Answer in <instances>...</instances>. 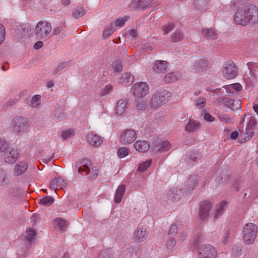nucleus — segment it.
<instances>
[{
	"instance_id": "obj_36",
	"label": "nucleus",
	"mask_w": 258,
	"mask_h": 258,
	"mask_svg": "<svg viewBox=\"0 0 258 258\" xmlns=\"http://www.w3.org/2000/svg\"><path fill=\"white\" fill-rule=\"evenodd\" d=\"M54 199L53 198L47 196L44 197L39 201V203L42 205L49 206L53 204Z\"/></svg>"
},
{
	"instance_id": "obj_26",
	"label": "nucleus",
	"mask_w": 258,
	"mask_h": 258,
	"mask_svg": "<svg viewBox=\"0 0 258 258\" xmlns=\"http://www.w3.org/2000/svg\"><path fill=\"white\" fill-rule=\"evenodd\" d=\"M134 77L130 73H125L122 75L121 77L119 79V83L123 85L131 84L133 83Z\"/></svg>"
},
{
	"instance_id": "obj_60",
	"label": "nucleus",
	"mask_w": 258,
	"mask_h": 258,
	"mask_svg": "<svg viewBox=\"0 0 258 258\" xmlns=\"http://www.w3.org/2000/svg\"><path fill=\"white\" fill-rule=\"evenodd\" d=\"M78 171L79 172H85L86 174H88L90 172V169L88 166L85 165L83 166L80 167Z\"/></svg>"
},
{
	"instance_id": "obj_63",
	"label": "nucleus",
	"mask_w": 258,
	"mask_h": 258,
	"mask_svg": "<svg viewBox=\"0 0 258 258\" xmlns=\"http://www.w3.org/2000/svg\"><path fill=\"white\" fill-rule=\"evenodd\" d=\"M233 87L234 88H233L234 92L235 91H238L242 89V87H241V85L239 83L233 84Z\"/></svg>"
},
{
	"instance_id": "obj_8",
	"label": "nucleus",
	"mask_w": 258,
	"mask_h": 258,
	"mask_svg": "<svg viewBox=\"0 0 258 258\" xmlns=\"http://www.w3.org/2000/svg\"><path fill=\"white\" fill-rule=\"evenodd\" d=\"M11 125L15 131L20 133L27 132L29 128L27 120L23 117H17L14 118Z\"/></svg>"
},
{
	"instance_id": "obj_11",
	"label": "nucleus",
	"mask_w": 258,
	"mask_h": 258,
	"mask_svg": "<svg viewBox=\"0 0 258 258\" xmlns=\"http://www.w3.org/2000/svg\"><path fill=\"white\" fill-rule=\"evenodd\" d=\"M211 208L212 204L210 201H205L201 203L199 215L201 220H205L208 217Z\"/></svg>"
},
{
	"instance_id": "obj_2",
	"label": "nucleus",
	"mask_w": 258,
	"mask_h": 258,
	"mask_svg": "<svg viewBox=\"0 0 258 258\" xmlns=\"http://www.w3.org/2000/svg\"><path fill=\"white\" fill-rule=\"evenodd\" d=\"M171 94L166 90L156 91L152 96L150 101L151 108L157 109L166 103L170 99Z\"/></svg>"
},
{
	"instance_id": "obj_62",
	"label": "nucleus",
	"mask_w": 258,
	"mask_h": 258,
	"mask_svg": "<svg viewBox=\"0 0 258 258\" xmlns=\"http://www.w3.org/2000/svg\"><path fill=\"white\" fill-rule=\"evenodd\" d=\"M224 88H225L227 92H228L229 93H234V90H233L234 88L233 87V84L225 86L224 87Z\"/></svg>"
},
{
	"instance_id": "obj_53",
	"label": "nucleus",
	"mask_w": 258,
	"mask_h": 258,
	"mask_svg": "<svg viewBox=\"0 0 258 258\" xmlns=\"http://www.w3.org/2000/svg\"><path fill=\"white\" fill-rule=\"evenodd\" d=\"M187 233L186 231L179 232L178 234V240L179 242H183L186 239Z\"/></svg>"
},
{
	"instance_id": "obj_4",
	"label": "nucleus",
	"mask_w": 258,
	"mask_h": 258,
	"mask_svg": "<svg viewBox=\"0 0 258 258\" xmlns=\"http://www.w3.org/2000/svg\"><path fill=\"white\" fill-rule=\"evenodd\" d=\"M198 258H217V251L211 244H202L198 247Z\"/></svg>"
},
{
	"instance_id": "obj_45",
	"label": "nucleus",
	"mask_w": 258,
	"mask_h": 258,
	"mask_svg": "<svg viewBox=\"0 0 258 258\" xmlns=\"http://www.w3.org/2000/svg\"><path fill=\"white\" fill-rule=\"evenodd\" d=\"M206 104V99L204 97L198 98L195 101V105L199 109L204 108Z\"/></svg>"
},
{
	"instance_id": "obj_18",
	"label": "nucleus",
	"mask_w": 258,
	"mask_h": 258,
	"mask_svg": "<svg viewBox=\"0 0 258 258\" xmlns=\"http://www.w3.org/2000/svg\"><path fill=\"white\" fill-rule=\"evenodd\" d=\"M11 175L6 170H0V186L9 185L11 182Z\"/></svg>"
},
{
	"instance_id": "obj_64",
	"label": "nucleus",
	"mask_w": 258,
	"mask_h": 258,
	"mask_svg": "<svg viewBox=\"0 0 258 258\" xmlns=\"http://www.w3.org/2000/svg\"><path fill=\"white\" fill-rule=\"evenodd\" d=\"M229 233L228 232H227L226 233H225V234L223 237V239L222 240L223 243L224 244H226L227 243H228V242H229Z\"/></svg>"
},
{
	"instance_id": "obj_10",
	"label": "nucleus",
	"mask_w": 258,
	"mask_h": 258,
	"mask_svg": "<svg viewBox=\"0 0 258 258\" xmlns=\"http://www.w3.org/2000/svg\"><path fill=\"white\" fill-rule=\"evenodd\" d=\"M222 73L224 77L227 79H232L237 76V70L234 63L232 61L225 63L222 70Z\"/></svg>"
},
{
	"instance_id": "obj_32",
	"label": "nucleus",
	"mask_w": 258,
	"mask_h": 258,
	"mask_svg": "<svg viewBox=\"0 0 258 258\" xmlns=\"http://www.w3.org/2000/svg\"><path fill=\"white\" fill-rule=\"evenodd\" d=\"M181 193V190L180 189H174L173 191L168 193V198L171 201H176L179 199Z\"/></svg>"
},
{
	"instance_id": "obj_19",
	"label": "nucleus",
	"mask_w": 258,
	"mask_h": 258,
	"mask_svg": "<svg viewBox=\"0 0 258 258\" xmlns=\"http://www.w3.org/2000/svg\"><path fill=\"white\" fill-rule=\"evenodd\" d=\"M128 101L126 99H120L118 101L116 106V113L118 115H123L126 111Z\"/></svg>"
},
{
	"instance_id": "obj_25",
	"label": "nucleus",
	"mask_w": 258,
	"mask_h": 258,
	"mask_svg": "<svg viewBox=\"0 0 258 258\" xmlns=\"http://www.w3.org/2000/svg\"><path fill=\"white\" fill-rule=\"evenodd\" d=\"M180 78L181 74L178 72H175L167 74L164 79L165 82L170 83L179 80Z\"/></svg>"
},
{
	"instance_id": "obj_7",
	"label": "nucleus",
	"mask_w": 258,
	"mask_h": 258,
	"mask_svg": "<svg viewBox=\"0 0 258 258\" xmlns=\"http://www.w3.org/2000/svg\"><path fill=\"white\" fill-rule=\"evenodd\" d=\"M131 90L134 96L141 98L145 97L148 94L149 87L146 83L141 82L134 84Z\"/></svg>"
},
{
	"instance_id": "obj_41",
	"label": "nucleus",
	"mask_w": 258,
	"mask_h": 258,
	"mask_svg": "<svg viewBox=\"0 0 258 258\" xmlns=\"http://www.w3.org/2000/svg\"><path fill=\"white\" fill-rule=\"evenodd\" d=\"M176 243L175 238H169L166 242V247L169 250H173Z\"/></svg>"
},
{
	"instance_id": "obj_44",
	"label": "nucleus",
	"mask_w": 258,
	"mask_h": 258,
	"mask_svg": "<svg viewBox=\"0 0 258 258\" xmlns=\"http://www.w3.org/2000/svg\"><path fill=\"white\" fill-rule=\"evenodd\" d=\"M129 150L128 148L125 147H121L118 148L117 151V155L120 158H122L128 155Z\"/></svg>"
},
{
	"instance_id": "obj_3",
	"label": "nucleus",
	"mask_w": 258,
	"mask_h": 258,
	"mask_svg": "<svg viewBox=\"0 0 258 258\" xmlns=\"http://www.w3.org/2000/svg\"><path fill=\"white\" fill-rule=\"evenodd\" d=\"M257 227L252 223L245 224L242 229V237L245 244H252L257 236Z\"/></svg>"
},
{
	"instance_id": "obj_9",
	"label": "nucleus",
	"mask_w": 258,
	"mask_h": 258,
	"mask_svg": "<svg viewBox=\"0 0 258 258\" xmlns=\"http://www.w3.org/2000/svg\"><path fill=\"white\" fill-rule=\"evenodd\" d=\"M137 138V134L133 130H126L120 135V142L124 145H128L134 142Z\"/></svg>"
},
{
	"instance_id": "obj_50",
	"label": "nucleus",
	"mask_w": 258,
	"mask_h": 258,
	"mask_svg": "<svg viewBox=\"0 0 258 258\" xmlns=\"http://www.w3.org/2000/svg\"><path fill=\"white\" fill-rule=\"evenodd\" d=\"M232 253L235 257H238L242 253L241 248L238 246H234L232 247Z\"/></svg>"
},
{
	"instance_id": "obj_13",
	"label": "nucleus",
	"mask_w": 258,
	"mask_h": 258,
	"mask_svg": "<svg viewBox=\"0 0 258 258\" xmlns=\"http://www.w3.org/2000/svg\"><path fill=\"white\" fill-rule=\"evenodd\" d=\"M28 168V164L25 161L18 162L14 168V174L16 176H19L23 174Z\"/></svg>"
},
{
	"instance_id": "obj_31",
	"label": "nucleus",
	"mask_w": 258,
	"mask_h": 258,
	"mask_svg": "<svg viewBox=\"0 0 258 258\" xmlns=\"http://www.w3.org/2000/svg\"><path fill=\"white\" fill-rule=\"evenodd\" d=\"M195 5L199 9L205 11L207 10L211 6L209 0H196Z\"/></svg>"
},
{
	"instance_id": "obj_51",
	"label": "nucleus",
	"mask_w": 258,
	"mask_h": 258,
	"mask_svg": "<svg viewBox=\"0 0 258 258\" xmlns=\"http://www.w3.org/2000/svg\"><path fill=\"white\" fill-rule=\"evenodd\" d=\"M174 26L172 24L169 23L162 26V30L164 32V34H167L174 28Z\"/></svg>"
},
{
	"instance_id": "obj_33",
	"label": "nucleus",
	"mask_w": 258,
	"mask_h": 258,
	"mask_svg": "<svg viewBox=\"0 0 258 258\" xmlns=\"http://www.w3.org/2000/svg\"><path fill=\"white\" fill-rule=\"evenodd\" d=\"M253 134V130L246 127L245 131L241 133L240 138L243 140V142H246L252 137Z\"/></svg>"
},
{
	"instance_id": "obj_1",
	"label": "nucleus",
	"mask_w": 258,
	"mask_h": 258,
	"mask_svg": "<svg viewBox=\"0 0 258 258\" xmlns=\"http://www.w3.org/2000/svg\"><path fill=\"white\" fill-rule=\"evenodd\" d=\"M234 23L237 25L245 26L248 23L254 24L258 21L257 8L252 5L238 9L234 16Z\"/></svg>"
},
{
	"instance_id": "obj_5",
	"label": "nucleus",
	"mask_w": 258,
	"mask_h": 258,
	"mask_svg": "<svg viewBox=\"0 0 258 258\" xmlns=\"http://www.w3.org/2000/svg\"><path fill=\"white\" fill-rule=\"evenodd\" d=\"M52 31L50 23L46 21L39 22L35 29V33L37 38L43 39L47 37Z\"/></svg>"
},
{
	"instance_id": "obj_61",
	"label": "nucleus",
	"mask_w": 258,
	"mask_h": 258,
	"mask_svg": "<svg viewBox=\"0 0 258 258\" xmlns=\"http://www.w3.org/2000/svg\"><path fill=\"white\" fill-rule=\"evenodd\" d=\"M65 67H66V63H59L58 65V66L57 67V68L55 69V70L54 72V74L58 73V72L62 71Z\"/></svg>"
},
{
	"instance_id": "obj_40",
	"label": "nucleus",
	"mask_w": 258,
	"mask_h": 258,
	"mask_svg": "<svg viewBox=\"0 0 258 258\" xmlns=\"http://www.w3.org/2000/svg\"><path fill=\"white\" fill-rule=\"evenodd\" d=\"M86 13L85 10L82 7H78L73 12V16L76 18H79L83 16Z\"/></svg>"
},
{
	"instance_id": "obj_52",
	"label": "nucleus",
	"mask_w": 258,
	"mask_h": 258,
	"mask_svg": "<svg viewBox=\"0 0 258 258\" xmlns=\"http://www.w3.org/2000/svg\"><path fill=\"white\" fill-rule=\"evenodd\" d=\"M112 89V86L110 85H107L105 87L100 91V94L102 96L108 94Z\"/></svg>"
},
{
	"instance_id": "obj_57",
	"label": "nucleus",
	"mask_w": 258,
	"mask_h": 258,
	"mask_svg": "<svg viewBox=\"0 0 258 258\" xmlns=\"http://www.w3.org/2000/svg\"><path fill=\"white\" fill-rule=\"evenodd\" d=\"M256 120L254 117H251L247 123L246 127L248 129L253 130V127L256 125Z\"/></svg>"
},
{
	"instance_id": "obj_23",
	"label": "nucleus",
	"mask_w": 258,
	"mask_h": 258,
	"mask_svg": "<svg viewBox=\"0 0 258 258\" xmlns=\"http://www.w3.org/2000/svg\"><path fill=\"white\" fill-rule=\"evenodd\" d=\"M135 6L137 8L146 9L154 5V0H134Z\"/></svg>"
},
{
	"instance_id": "obj_38",
	"label": "nucleus",
	"mask_w": 258,
	"mask_h": 258,
	"mask_svg": "<svg viewBox=\"0 0 258 258\" xmlns=\"http://www.w3.org/2000/svg\"><path fill=\"white\" fill-rule=\"evenodd\" d=\"M183 38V35L181 31H175L171 36V41L173 42L179 41Z\"/></svg>"
},
{
	"instance_id": "obj_12",
	"label": "nucleus",
	"mask_w": 258,
	"mask_h": 258,
	"mask_svg": "<svg viewBox=\"0 0 258 258\" xmlns=\"http://www.w3.org/2000/svg\"><path fill=\"white\" fill-rule=\"evenodd\" d=\"M19 155L18 149L15 148L9 149L4 154V160L9 164H12L16 161Z\"/></svg>"
},
{
	"instance_id": "obj_47",
	"label": "nucleus",
	"mask_w": 258,
	"mask_h": 258,
	"mask_svg": "<svg viewBox=\"0 0 258 258\" xmlns=\"http://www.w3.org/2000/svg\"><path fill=\"white\" fill-rule=\"evenodd\" d=\"M151 160H148L145 162L141 163L139 166V170L141 172L145 171L151 164Z\"/></svg>"
},
{
	"instance_id": "obj_48",
	"label": "nucleus",
	"mask_w": 258,
	"mask_h": 258,
	"mask_svg": "<svg viewBox=\"0 0 258 258\" xmlns=\"http://www.w3.org/2000/svg\"><path fill=\"white\" fill-rule=\"evenodd\" d=\"M113 69L116 72H120L122 70V65L119 60H116L112 63Z\"/></svg>"
},
{
	"instance_id": "obj_59",
	"label": "nucleus",
	"mask_w": 258,
	"mask_h": 258,
	"mask_svg": "<svg viewBox=\"0 0 258 258\" xmlns=\"http://www.w3.org/2000/svg\"><path fill=\"white\" fill-rule=\"evenodd\" d=\"M204 118L205 120L208 122H212L215 120V118L208 112L204 113Z\"/></svg>"
},
{
	"instance_id": "obj_15",
	"label": "nucleus",
	"mask_w": 258,
	"mask_h": 258,
	"mask_svg": "<svg viewBox=\"0 0 258 258\" xmlns=\"http://www.w3.org/2000/svg\"><path fill=\"white\" fill-rule=\"evenodd\" d=\"M168 68V63L166 61L156 60L153 63V70L156 73H164Z\"/></svg>"
},
{
	"instance_id": "obj_17",
	"label": "nucleus",
	"mask_w": 258,
	"mask_h": 258,
	"mask_svg": "<svg viewBox=\"0 0 258 258\" xmlns=\"http://www.w3.org/2000/svg\"><path fill=\"white\" fill-rule=\"evenodd\" d=\"M136 150L140 152H146L150 148L149 143L146 141L138 140L135 142L134 145Z\"/></svg>"
},
{
	"instance_id": "obj_24",
	"label": "nucleus",
	"mask_w": 258,
	"mask_h": 258,
	"mask_svg": "<svg viewBox=\"0 0 258 258\" xmlns=\"http://www.w3.org/2000/svg\"><path fill=\"white\" fill-rule=\"evenodd\" d=\"M204 37L209 39H215L217 38V34L213 28H204L201 31Z\"/></svg>"
},
{
	"instance_id": "obj_21",
	"label": "nucleus",
	"mask_w": 258,
	"mask_h": 258,
	"mask_svg": "<svg viewBox=\"0 0 258 258\" xmlns=\"http://www.w3.org/2000/svg\"><path fill=\"white\" fill-rule=\"evenodd\" d=\"M148 233L144 228H140L135 232V239L138 242L144 241L147 237Z\"/></svg>"
},
{
	"instance_id": "obj_39",
	"label": "nucleus",
	"mask_w": 258,
	"mask_h": 258,
	"mask_svg": "<svg viewBox=\"0 0 258 258\" xmlns=\"http://www.w3.org/2000/svg\"><path fill=\"white\" fill-rule=\"evenodd\" d=\"M189 189H192L195 187L197 186L198 184V181L197 177L195 175L191 176L189 178L187 181Z\"/></svg>"
},
{
	"instance_id": "obj_16",
	"label": "nucleus",
	"mask_w": 258,
	"mask_h": 258,
	"mask_svg": "<svg viewBox=\"0 0 258 258\" xmlns=\"http://www.w3.org/2000/svg\"><path fill=\"white\" fill-rule=\"evenodd\" d=\"M87 140L89 144L94 147L99 146L102 142L101 137L94 133L88 134Z\"/></svg>"
},
{
	"instance_id": "obj_20",
	"label": "nucleus",
	"mask_w": 258,
	"mask_h": 258,
	"mask_svg": "<svg viewBox=\"0 0 258 258\" xmlns=\"http://www.w3.org/2000/svg\"><path fill=\"white\" fill-rule=\"evenodd\" d=\"M171 148V145L169 141H164L160 142L158 145L154 146L153 150L154 152H166Z\"/></svg>"
},
{
	"instance_id": "obj_34",
	"label": "nucleus",
	"mask_w": 258,
	"mask_h": 258,
	"mask_svg": "<svg viewBox=\"0 0 258 258\" xmlns=\"http://www.w3.org/2000/svg\"><path fill=\"white\" fill-rule=\"evenodd\" d=\"M36 232L32 228H28L26 230L25 237L30 242L35 239Z\"/></svg>"
},
{
	"instance_id": "obj_14",
	"label": "nucleus",
	"mask_w": 258,
	"mask_h": 258,
	"mask_svg": "<svg viewBox=\"0 0 258 258\" xmlns=\"http://www.w3.org/2000/svg\"><path fill=\"white\" fill-rule=\"evenodd\" d=\"M66 182H64L63 179L62 177H59L51 180L49 184V188L51 189L54 190L56 194V190L59 188H62L66 186Z\"/></svg>"
},
{
	"instance_id": "obj_58",
	"label": "nucleus",
	"mask_w": 258,
	"mask_h": 258,
	"mask_svg": "<svg viewBox=\"0 0 258 258\" xmlns=\"http://www.w3.org/2000/svg\"><path fill=\"white\" fill-rule=\"evenodd\" d=\"M5 37V29L4 27L0 24V44L4 41Z\"/></svg>"
},
{
	"instance_id": "obj_27",
	"label": "nucleus",
	"mask_w": 258,
	"mask_h": 258,
	"mask_svg": "<svg viewBox=\"0 0 258 258\" xmlns=\"http://www.w3.org/2000/svg\"><path fill=\"white\" fill-rule=\"evenodd\" d=\"M227 202L225 201H221L220 203L216 205L214 212V218L217 219L220 216L226 206Z\"/></svg>"
},
{
	"instance_id": "obj_22",
	"label": "nucleus",
	"mask_w": 258,
	"mask_h": 258,
	"mask_svg": "<svg viewBox=\"0 0 258 258\" xmlns=\"http://www.w3.org/2000/svg\"><path fill=\"white\" fill-rule=\"evenodd\" d=\"M208 61L206 59L201 58L197 61L192 66V70L195 72H200L207 68Z\"/></svg>"
},
{
	"instance_id": "obj_28",
	"label": "nucleus",
	"mask_w": 258,
	"mask_h": 258,
	"mask_svg": "<svg viewBox=\"0 0 258 258\" xmlns=\"http://www.w3.org/2000/svg\"><path fill=\"white\" fill-rule=\"evenodd\" d=\"M201 124L199 121L195 120H189L185 126V130L188 132H192L199 128Z\"/></svg>"
},
{
	"instance_id": "obj_56",
	"label": "nucleus",
	"mask_w": 258,
	"mask_h": 258,
	"mask_svg": "<svg viewBox=\"0 0 258 258\" xmlns=\"http://www.w3.org/2000/svg\"><path fill=\"white\" fill-rule=\"evenodd\" d=\"M73 135V131L71 130H68L62 132L61 137L63 139L66 140L68 138L71 137Z\"/></svg>"
},
{
	"instance_id": "obj_54",
	"label": "nucleus",
	"mask_w": 258,
	"mask_h": 258,
	"mask_svg": "<svg viewBox=\"0 0 258 258\" xmlns=\"http://www.w3.org/2000/svg\"><path fill=\"white\" fill-rule=\"evenodd\" d=\"M178 227L176 224H172L169 230L168 234L170 236H174L177 233Z\"/></svg>"
},
{
	"instance_id": "obj_42",
	"label": "nucleus",
	"mask_w": 258,
	"mask_h": 258,
	"mask_svg": "<svg viewBox=\"0 0 258 258\" xmlns=\"http://www.w3.org/2000/svg\"><path fill=\"white\" fill-rule=\"evenodd\" d=\"M217 116L220 121L225 124H228L231 122L232 118L228 115L219 114Z\"/></svg>"
},
{
	"instance_id": "obj_37",
	"label": "nucleus",
	"mask_w": 258,
	"mask_h": 258,
	"mask_svg": "<svg viewBox=\"0 0 258 258\" xmlns=\"http://www.w3.org/2000/svg\"><path fill=\"white\" fill-rule=\"evenodd\" d=\"M147 107V102L144 99L136 101V108L138 110H144Z\"/></svg>"
},
{
	"instance_id": "obj_30",
	"label": "nucleus",
	"mask_w": 258,
	"mask_h": 258,
	"mask_svg": "<svg viewBox=\"0 0 258 258\" xmlns=\"http://www.w3.org/2000/svg\"><path fill=\"white\" fill-rule=\"evenodd\" d=\"M20 194L18 188H11L8 190V199L10 202H13L17 200Z\"/></svg>"
},
{
	"instance_id": "obj_49",
	"label": "nucleus",
	"mask_w": 258,
	"mask_h": 258,
	"mask_svg": "<svg viewBox=\"0 0 258 258\" xmlns=\"http://www.w3.org/2000/svg\"><path fill=\"white\" fill-rule=\"evenodd\" d=\"M40 96L39 95H35L31 101V105L33 107H36L39 104V101L40 99Z\"/></svg>"
},
{
	"instance_id": "obj_55",
	"label": "nucleus",
	"mask_w": 258,
	"mask_h": 258,
	"mask_svg": "<svg viewBox=\"0 0 258 258\" xmlns=\"http://www.w3.org/2000/svg\"><path fill=\"white\" fill-rule=\"evenodd\" d=\"M8 147V143L2 139H0V153L5 151Z\"/></svg>"
},
{
	"instance_id": "obj_43",
	"label": "nucleus",
	"mask_w": 258,
	"mask_h": 258,
	"mask_svg": "<svg viewBox=\"0 0 258 258\" xmlns=\"http://www.w3.org/2000/svg\"><path fill=\"white\" fill-rule=\"evenodd\" d=\"M114 31V25L111 23L109 28H106L103 32L104 38L109 37Z\"/></svg>"
},
{
	"instance_id": "obj_35",
	"label": "nucleus",
	"mask_w": 258,
	"mask_h": 258,
	"mask_svg": "<svg viewBox=\"0 0 258 258\" xmlns=\"http://www.w3.org/2000/svg\"><path fill=\"white\" fill-rule=\"evenodd\" d=\"M55 222L60 230H65L68 225L67 222L61 218H56L55 219Z\"/></svg>"
},
{
	"instance_id": "obj_46",
	"label": "nucleus",
	"mask_w": 258,
	"mask_h": 258,
	"mask_svg": "<svg viewBox=\"0 0 258 258\" xmlns=\"http://www.w3.org/2000/svg\"><path fill=\"white\" fill-rule=\"evenodd\" d=\"M128 19V18L127 16H125L122 18H119L115 21L114 24H113V25L116 27H123L124 25L125 22H126Z\"/></svg>"
},
{
	"instance_id": "obj_6",
	"label": "nucleus",
	"mask_w": 258,
	"mask_h": 258,
	"mask_svg": "<svg viewBox=\"0 0 258 258\" xmlns=\"http://www.w3.org/2000/svg\"><path fill=\"white\" fill-rule=\"evenodd\" d=\"M218 105H224L231 110H237L241 108V103L240 100H234L227 97H220L215 101Z\"/></svg>"
},
{
	"instance_id": "obj_29",
	"label": "nucleus",
	"mask_w": 258,
	"mask_h": 258,
	"mask_svg": "<svg viewBox=\"0 0 258 258\" xmlns=\"http://www.w3.org/2000/svg\"><path fill=\"white\" fill-rule=\"evenodd\" d=\"M125 186L124 185H120L117 188L115 192L114 202L116 203H119L124 194Z\"/></svg>"
}]
</instances>
